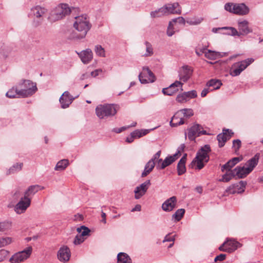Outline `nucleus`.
<instances>
[{"label": "nucleus", "mask_w": 263, "mask_h": 263, "mask_svg": "<svg viewBox=\"0 0 263 263\" xmlns=\"http://www.w3.org/2000/svg\"><path fill=\"white\" fill-rule=\"evenodd\" d=\"M206 50V48H201V49H197L196 50V53L198 55V56H200V55H201L202 53H204L205 52H206L205 51Z\"/></svg>", "instance_id": "774afa93"}, {"label": "nucleus", "mask_w": 263, "mask_h": 263, "mask_svg": "<svg viewBox=\"0 0 263 263\" xmlns=\"http://www.w3.org/2000/svg\"><path fill=\"white\" fill-rule=\"evenodd\" d=\"M157 162L158 165L157 166V167L160 169H164L174 162V159L168 156L166 157L163 161L162 159H159L157 160Z\"/></svg>", "instance_id": "c756f323"}, {"label": "nucleus", "mask_w": 263, "mask_h": 263, "mask_svg": "<svg viewBox=\"0 0 263 263\" xmlns=\"http://www.w3.org/2000/svg\"><path fill=\"white\" fill-rule=\"evenodd\" d=\"M225 246L227 247H241L242 245L236 241L234 239L228 238L220 247H222Z\"/></svg>", "instance_id": "72a5a7b5"}, {"label": "nucleus", "mask_w": 263, "mask_h": 263, "mask_svg": "<svg viewBox=\"0 0 263 263\" xmlns=\"http://www.w3.org/2000/svg\"><path fill=\"white\" fill-rule=\"evenodd\" d=\"M174 23L176 22H178L180 24H185V19L183 17H179L178 18H174L172 21Z\"/></svg>", "instance_id": "bf43d9fd"}, {"label": "nucleus", "mask_w": 263, "mask_h": 263, "mask_svg": "<svg viewBox=\"0 0 263 263\" xmlns=\"http://www.w3.org/2000/svg\"><path fill=\"white\" fill-rule=\"evenodd\" d=\"M203 21V18L202 17H194L187 19L186 23L190 25H198L201 23Z\"/></svg>", "instance_id": "e433bc0d"}, {"label": "nucleus", "mask_w": 263, "mask_h": 263, "mask_svg": "<svg viewBox=\"0 0 263 263\" xmlns=\"http://www.w3.org/2000/svg\"><path fill=\"white\" fill-rule=\"evenodd\" d=\"M233 134V133L232 132L231 130L229 129H223L222 133L218 134L217 136L219 146L220 147H223Z\"/></svg>", "instance_id": "dca6fc26"}, {"label": "nucleus", "mask_w": 263, "mask_h": 263, "mask_svg": "<svg viewBox=\"0 0 263 263\" xmlns=\"http://www.w3.org/2000/svg\"><path fill=\"white\" fill-rule=\"evenodd\" d=\"M236 177L233 170L230 172L227 171L226 173L222 176V178L220 180V181L229 182L232 178Z\"/></svg>", "instance_id": "4c0bfd02"}, {"label": "nucleus", "mask_w": 263, "mask_h": 263, "mask_svg": "<svg viewBox=\"0 0 263 263\" xmlns=\"http://www.w3.org/2000/svg\"><path fill=\"white\" fill-rule=\"evenodd\" d=\"M197 96L196 91L192 90L179 94L176 97V101L179 103H183L186 102L191 99L196 98Z\"/></svg>", "instance_id": "4468645a"}, {"label": "nucleus", "mask_w": 263, "mask_h": 263, "mask_svg": "<svg viewBox=\"0 0 263 263\" xmlns=\"http://www.w3.org/2000/svg\"><path fill=\"white\" fill-rule=\"evenodd\" d=\"M32 252V248H25L13 255L10 258L11 263H18L28 258Z\"/></svg>", "instance_id": "0eeeda50"}, {"label": "nucleus", "mask_w": 263, "mask_h": 263, "mask_svg": "<svg viewBox=\"0 0 263 263\" xmlns=\"http://www.w3.org/2000/svg\"><path fill=\"white\" fill-rule=\"evenodd\" d=\"M151 129H141L136 130L132 132V135L135 137V138H139L147 134Z\"/></svg>", "instance_id": "a19ab883"}, {"label": "nucleus", "mask_w": 263, "mask_h": 263, "mask_svg": "<svg viewBox=\"0 0 263 263\" xmlns=\"http://www.w3.org/2000/svg\"><path fill=\"white\" fill-rule=\"evenodd\" d=\"M6 96L9 98H21L19 97V90L17 86L13 87L8 91L6 93Z\"/></svg>", "instance_id": "473e14b6"}, {"label": "nucleus", "mask_w": 263, "mask_h": 263, "mask_svg": "<svg viewBox=\"0 0 263 263\" xmlns=\"http://www.w3.org/2000/svg\"><path fill=\"white\" fill-rule=\"evenodd\" d=\"M129 126H128V127H125V126H123V127H122L121 128H114L112 129V131L116 133H121L122 132H123V130H124L125 129H127V128H128Z\"/></svg>", "instance_id": "69168bd1"}, {"label": "nucleus", "mask_w": 263, "mask_h": 263, "mask_svg": "<svg viewBox=\"0 0 263 263\" xmlns=\"http://www.w3.org/2000/svg\"><path fill=\"white\" fill-rule=\"evenodd\" d=\"M182 85H183V83H181V82L178 81H176L174 83H173V84H171V87L178 88V87L180 86L181 87V90H183V89L182 88Z\"/></svg>", "instance_id": "0e129e2a"}, {"label": "nucleus", "mask_w": 263, "mask_h": 263, "mask_svg": "<svg viewBox=\"0 0 263 263\" xmlns=\"http://www.w3.org/2000/svg\"><path fill=\"white\" fill-rule=\"evenodd\" d=\"M76 9L74 8H70L66 4H61L57 6L51 11V15L55 20H59L69 14L72 11H75Z\"/></svg>", "instance_id": "423d86ee"}, {"label": "nucleus", "mask_w": 263, "mask_h": 263, "mask_svg": "<svg viewBox=\"0 0 263 263\" xmlns=\"http://www.w3.org/2000/svg\"><path fill=\"white\" fill-rule=\"evenodd\" d=\"M151 184L150 180H147L139 186H137L134 191L135 198L136 199H139L143 196L147 192Z\"/></svg>", "instance_id": "f8f14e48"}, {"label": "nucleus", "mask_w": 263, "mask_h": 263, "mask_svg": "<svg viewBox=\"0 0 263 263\" xmlns=\"http://www.w3.org/2000/svg\"><path fill=\"white\" fill-rule=\"evenodd\" d=\"M234 10V14L239 15H247L250 11L249 7L244 3H235Z\"/></svg>", "instance_id": "aec40b11"}, {"label": "nucleus", "mask_w": 263, "mask_h": 263, "mask_svg": "<svg viewBox=\"0 0 263 263\" xmlns=\"http://www.w3.org/2000/svg\"><path fill=\"white\" fill-rule=\"evenodd\" d=\"M258 162V156L255 155L254 157L248 160L245 165L246 168H248L249 172H251L254 168L257 165Z\"/></svg>", "instance_id": "7c9ffc66"}, {"label": "nucleus", "mask_w": 263, "mask_h": 263, "mask_svg": "<svg viewBox=\"0 0 263 263\" xmlns=\"http://www.w3.org/2000/svg\"><path fill=\"white\" fill-rule=\"evenodd\" d=\"M178 90L177 88L171 87L170 85L168 87L162 89V92L164 95L172 96Z\"/></svg>", "instance_id": "ea45409f"}, {"label": "nucleus", "mask_w": 263, "mask_h": 263, "mask_svg": "<svg viewBox=\"0 0 263 263\" xmlns=\"http://www.w3.org/2000/svg\"><path fill=\"white\" fill-rule=\"evenodd\" d=\"M222 84L220 80L211 79L208 82L206 86L209 87H213L214 89H218L220 87Z\"/></svg>", "instance_id": "c9c22d12"}, {"label": "nucleus", "mask_w": 263, "mask_h": 263, "mask_svg": "<svg viewBox=\"0 0 263 263\" xmlns=\"http://www.w3.org/2000/svg\"><path fill=\"white\" fill-rule=\"evenodd\" d=\"M161 155V151H159L157 152L153 157V158L151 160H153V162L155 161L156 160L158 159V160L159 159V157Z\"/></svg>", "instance_id": "338daca9"}, {"label": "nucleus", "mask_w": 263, "mask_h": 263, "mask_svg": "<svg viewBox=\"0 0 263 263\" xmlns=\"http://www.w3.org/2000/svg\"><path fill=\"white\" fill-rule=\"evenodd\" d=\"M247 184V182L243 181H240L238 183H235L230 186L227 190V192L230 194L235 193H241L244 191L245 188Z\"/></svg>", "instance_id": "f3484780"}, {"label": "nucleus", "mask_w": 263, "mask_h": 263, "mask_svg": "<svg viewBox=\"0 0 263 263\" xmlns=\"http://www.w3.org/2000/svg\"><path fill=\"white\" fill-rule=\"evenodd\" d=\"M226 255L225 254H220V255L217 256L215 259L214 261L215 262L217 261H222L225 259Z\"/></svg>", "instance_id": "680f3d73"}, {"label": "nucleus", "mask_w": 263, "mask_h": 263, "mask_svg": "<svg viewBox=\"0 0 263 263\" xmlns=\"http://www.w3.org/2000/svg\"><path fill=\"white\" fill-rule=\"evenodd\" d=\"M23 166V163H16L14 164L9 169V173H13L15 172L19 171L21 170L22 167Z\"/></svg>", "instance_id": "3c124183"}, {"label": "nucleus", "mask_w": 263, "mask_h": 263, "mask_svg": "<svg viewBox=\"0 0 263 263\" xmlns=\"http://www.w3.org/2000/svg\"><path fill=\"white\" fill-rule=\"evenodd\" d=\"M217 55V53L211 51L210 50H208L206 52H205V56L209 59L210 60H214L216 58Z\"/></svg>", "instance_id": "603ef678"}, {"label": "nucleus", "mask_w": 263, "mask_h": 263, "mask_svg": "<svg viewBox=\"0 0 263 263\" xmlns=\"http://www.w3.org/2000/svg\"><path fill=\"white\" fill-rule=\"evenodd\" d=\"M44 189V186H42L37 184L31 185L29 186L28 189L25 192L24 197L28 199H31V197L33 196L36 193H37L40 190H43Z\"/></svg>", "instance_id": "5701e85b"}, {"label": "nucleus", "mask_w": 263, "mask_h": 263, "mask_svg": "<svg viewBox=\"0 0 263 263\" xmlns=\"http://www.w3.org/2000/svg\"><path fill=\"white\" fill-rule=\"evenodd\" d=\"M69 161L67 159H63L59 161L55 168L54 170L55 171H62L66 168V167L68 165Z\"/></svg>", "instance_id": "f704fd0d"}, {"label": "nucleus", "mask_w": 263, "mask_h": 263, "mask_svg": "<svg viewBox=\"0 0 263 263\" xmlns=\"http://www.w3.org/2000/svg\"><path fill=\"white\" fill-rule=\"evenodd\" d=\"M194 115V112L192 109L191 108H184L179 110L177 112H176V114L174 115V118L178 119L181 117V116L183 117V118H189L193 116Z\"/></svg>", "instance_id": "393cba45"}, {"label": "nucleus", "mask_w": 263, "mask_h": 263, "mask_svg": "<svg viewBox=\"0 0 263 263\" xmlns=\"http://www.w3.org/2000/svg\"><path fill=\"white\" fill-rule=\"evenodd\" d=\"M19 97L26 98L32 96L37 90L36 84L29 80H23L17 84Z\"/></svg>", "instance_id": "7ed1b4c3"}, {"label": "nucleus", "mask_w": 263, "mask_h": 263, "mask_svg": "<svg viewBox=\"0 0 263 263\" xmlns=\"http://www.w3.org/2000/svg\"><path fill=\"white\" fill-rule=\"evenodd\" d=\"M12 242V239L9 237H2L0 238V247L8 246Z\"/></svg>", "instance_id": "de8ad7c7"}, {"label": "nucleus", "mask_w": 263, "mask_h": 263, "mask_svg": "<svg viewBox=\"0 0 263 263\" xmlns=\"http://www.w3.org/2000/svg\"><path fill=\"white\" fill-rule=\"evenodd\" d=\"M235 3H227L224 5V8L225 10L228 11L230 13H233L234 12V5Z\"/></svg>", "instance_id": "8fccbe9b"}, {"label": "nucleus", "mask_w": 263, "mask_h": 263, "mask_svg": "<svg viewBox=\"0 0 263 263\" xmlns=\"http://www.w3.org/2000/svg\"><path fill=\"white\" fill-rule=\"evenodd\" d=\"M117 260L119 263H132L130 258L125 253H119L117 255Z\"/></svg>", "instance_id": "2f4dec72"}, {"label": "nucleus", "mask_w": 263, "mask_h": 263, "mask_svg": "<svg viewBox=\"0 0 263 263\" xmlns=\"http://www.w3.org/2000/svg\"><path fill=\"white\" fill-rule=\"evenodd\" d=\"M78 54L84 64L88 63L93 57L92 51L90 49H86Z\"/></svg>", "instance_id": "412c9836"}, {"label": "nucleus", "mask_w": 263, "mask_h": 263, "mask_svg": "<svg viewBox=\"0 0 263 263\" xmlns=\"http://www.w3.org/2000/svg\"><path fill=\"white\" fill-rule=\"evenodd\" d=\"M76 21L73 24L74 28L80 32L79 34L71 35V37L73 39H81L84 38L88 31L91 27L88 18L86 15H81L75 17Z\"/></svg>", "instance_id": "f257e3e1"}, {"label": "nucleus", "mask_w": 263, "mask_h": 263, "mask_svg": "<svg viewBox=\"0 0 263 263\" xmlns=\"http://www.w3.org/2000/svg\"><path fill=\"white\" fill-rule=\"evenodd\" d=\"M9 251L2 249L0 250V261L4 260L9 255Z\"/></svg>", "instance_id": "4d7b16f0"}, {"label": "nucleus", "mask_w": 263, "mask_h": 263, "mask_svg": "<svg viewBox=\"0 0 263 263\" xmlns=\"http://www.w3.org/2000/svg\"><path fill=\"white\" fill-rule=\"evenodd\" d=\"M102 72V70L101 69H96L95 70L91 72L90 75L91 76L95 78L97 76H99Z\"/></svg>", "instance_id": "e2e57ef3"}, {"label": "nucleus", "mask_w": 263, "mask_h": 263, "mask_svg": "<svg viewBox=\"0 0 263 263\" xmlns=\"http://www.w3.org/2000/svg\"><path fill=\"white\" fill-rule=\"evenodd\" d=\"M241 146V141L239 139L234 140L233 141V147L235 152H237Z\"/></svg>", "instance_id": "13d9d810"}, {"label": "nucleus", "mask_w": 263, "mask_h": 263, "mask_svg": "<svg viewBox=\"0 0 263 263\" xmlns=\"http://www.w3.org/2000/svg\"><path fill=\"white\" fill-rule=\"evenodd\" d=\"M97 116L100 119L114 116L116 112V107L114 104L99 105L96 108Z\"/></svg>", "instance_id": "20e7f679"}, {"label": "nucleus", "mask_w": 263, "mask_h": 263, "mask_svg": "<svg viewBox=\"0 0 263 263\" xmlns=\"http://www.w3.org/2000/svg\"><path fill=\"white\" fill-rule=\"evenodd\" d=\"M78 234L77 235L74 239L73 243L74 245H79L84 241L86 237L90 235V229L84 226H82L77 229Z\"/></svg>", "instance_id": "6e6552de"}, {"label": "nucleus", "mask_w": 263, "mask_h": 263, "mask_svg": "<svg viewBox=\"0 0 263 263\" xmlns=\"http://www.w3.org/2000/svg\"><path fill=\"white\" fill-rule=\"evenodd\" d=\"M177 203V198L175 196L167 199L162 205V209L166 212L172 211L176 206Z\"/></svg>", "instance_id": "a211bd4d"}, {"label": "nucleus", "mask_w": 263, "mask_h": 263, "mask_svg": "<svg viewBox=\"0 0 263 263\" xmlns=\"http://www.w3.org/2000/svg\"><path fill=\"white\" fill-rule=\"evenodd\" d=\"M155 166V162H153V160H149L145 164V168L152 172Z\"/></svg>", "instance_id": "6e6d98bb"}, {"label": "nucleus", "mask_w": 263, "mask_h": 263, "mask_svg": "<svg viewBox=\"0 0 263 263\" xmlns=\"http://www.w3.org/2000/svg\"><path fill=\"white\" fill-rule=\"evenodd\" d=\"M222 29L228 30L229 31L227 33L228 34L232 35V36H240L241 35V33H239V32L234 27H221Z\"/></svg>", "instance_id": "c03bdc74"}, {"label": "nucleus", "mask_w": 263, "mask_h": 263, "mask_svg": "<svg viewBox=\"0 0 263 263\" xmlns=\"http://www.w3.org/2000/svg\"><path fill=\"white\" fill-rule=\"evenodd\" d=\"M202 135H208V133L198 124H195L189 129L187 136L189 139L191 141H195L196 137Z\"/></svg>", "instance_id": "1a4fd4ad"}, {"label": "nucleus", "mask_w": 263, "mask_h": 263, "mask_svg": "<svg viewBox=\"0 0 263 263\" xmlns=\"http://www.w3.org/2000/svg\"><path fill=\"white\" fill-rule=\"evenodd\" d=\"M175 240V238L174 236H170L169 235H167L164 238V239L163 240L162 242L163 243H164L165 242H172V243H171L168 246V247H173V246L174 245V241Z\"/></svg>", "instance_id": "5fc2aeb1"}, {"label": "nucleus", "mask_w": 263, "mask_h": 263, "mask_svg": "<svg viewBox=\"0 0 263 263\" xmlns=\"http://www.w3.org/2000/svg\"><path fill=\"white\" fill-rule=\"evenodd\" d=\"M185 213V210L183 209H180L177 210L176 212L173 215L172 217L174 218L176 221H179L183 216Z\"/></svg>", "instance_id": "79ce46f5"}, {"label": "nucleus", "mask_w": 263, "mask_h": 263, "mask_svg": "<svg viewBox=\"0 0 263 263\" xmlns=\"http://www.w3.org/2000/svg\"><path fill=\"white\" fill-rule=\"evenodd\" d=\"M144 44L146 47V52L145 53L143 54V56L145 57H150L153 54V48L151 43L146 41L144 43Z\"/></svg>", "instance_id": "37998d69"}, {"label": "nucleus", "mask_w": 263, "mask_h": 263, "mask_svg": "<svg viewBox=\"0 0 263 263\" xmlns=\"http://www.w3.org/2000/svg\"><path fill=\"white\" fill-rule=\"evenodd\" d=\"M31 11L36 18H42L47 13V9L40 6H36L31 9Z\"/></svg>", "instance_id": "c85d7f7f"}, {"label": "nucleus", "mask_w": 263, "mask_h": 263, "mask_svg": "<svg viewBox=\"0 0 263 263\" xmlns=\"http://www.w3.org/2000/svg\"><path fill=\"white\" fill-rule=\"evenodd\" d=\"M238 28L241 35H246L252 32V30L249 27V22L247 20L238 21Z\"/></svg>", "instance_id": "4be33fe9"}, {"label": "nucleus", "mask_w": 263, "mask_h": 263, "mask_svg": "<svg viewBox=\"0 0 263 263\" xmlns=\"http://www.w3.org/2000/svg\"><path fill=\"white\" fill-rule=\"evenodd\" d=\"M211 151L210 146L208 144L204 145L201 147L197 152L195 158L191 163L192 167H193V165L196 164L197 169H202L205 164L209 161L210 156L209 153Z\"/></svg>", "instance_id": "f03ea898"}, {"label": "nucleus", "mask_w": 263, "mask_h": 263, "mask_svg": "<svg viewBox=\"0 0 263 263\" xmlns=\"http://www.w3.org/2000/svg\"><path fill=\"white\" fill-rule=\"evenodd\" d=\"M71 255L69 248H60L58 252V258L60 261L65 262L69 260Z\"/></svg>", "instance_id": "6ab92c4d"}, {"label": "nucleus", "mask_w": 263, "mask_h": 263, "mask_svg": "<svg viewBox=\"0 0 263 263\" xmlns=\"http://www.w3.org/2000/svg\"><path fill=\"white\" fill-rule=\"evenodd\" d=\"M241 160L242 158L240 157H234L232 158L221 166V171L224 172L226 171L228 172H230L232 171L231 168Z\"/></svg>", "instance_id": "b1692460"}, {"label": "nucleus", "mask_w": 263, "mask_h": 263, "mask_svg": "<svg viewBox=\"0 0 263 263\" xmlns=\"http://www.w3.org/2000/svg\"><path fill=\"white\" fill-rule=\"evenodd\" d=\"M11 226V222L8 220L0 222V232L9 230Z\"/></svg>", "instance_id": "a18cd8bd"}, {"label": "nucleus", "mask_w": 263, "mask_h": 263, "mask_svg": "<svg viewBox=\"0 0 263 263\" xmlns=\"http://www.w3.org/2000/svg\"><path fill=\"white\" fill-rule=\"evenodd\" d=\"M174 115L172 118V120L170 121V125L172 127H176L178 125H182L184 123V121L183 120V118L182 116H181L180 118L177 119H174Z\"/></svg>", "instance_id": "58836bf2"}, {"label": "nucleus", "mask_w": 263, "mask_h": 263, "mask_svg": "<svg viewBox=\"0 0 263 263\" xmlns=\"http://www.w3.org/2000/svg\"><path fill=\"white\" fill-rule=\"evenodd\" d=\"M237 248H219V250L222 251H225L229 253L234 252Z\"/></svg>", "instance_id": "052dcab7"}, {"label": "nucleus", "mask_w": 263, "mask_h": 263, "mask_svg": "<svg viewBox=\"0 0 263 263\" xmlns=\"http://www.w3.org/2000/svg\"><path fill=\"white\" fill-rule=\"evenodd\" d=\"M187 154H185L179 160L177 164V173L178 175H181L186 172L185 162L186 160Z\"/></svg>", "instance_id": "cd10ccee"}, {"label": "nucleus", "mask_w": 263, "mask_h": 263, "mask_svg": "<svg viewBox=\"0 0 263 263\" xmlns=\"http://www.w3.org/2000/svg\"><path fill=\"white\" fill-rule=\"evenodd\" d=\"M173 24L172 21H170L167 29V35L168 36H172L175 33L173 29Z\"/></svg>", "instance_id": "864d4df0"}, {"label": "nucleus", "mask_w": 263, "mask_h": 263, "mask_svg": "<svg viewBox=\"0 0 263 263\" xmlns=\"http://www.w3.org/2000/svg\"><path fill=\"white\" fill-rule=\"evenodd\" d=\"M234 174L236 177L238 178H243L247 176L251 172H249L248 168H246V166H238L235 167L234 170Z\"/></svg>", "instance_id": "bb28decb"}, {"label": "nucleus", "mask_w": 263, "mask_h": 263, "mask_svg": "<svg viewBox=\"0 0 263 263\" xmlns=\"http://www.w3.org/2000/svg\"><path fill=\"white\" fill-rule=\"evenodd\" d=\"M31 199L24 196L14 206V211L18 214L24 213L30 205Z\"/></svg>", "instance_id": "9b49d317"}, {"label": "nucleus", "mask_w": 263, "mask_h": 263, "mask_svg": "<svg viewBox=\"0 0 263 263\" xmlns=\"http://www.w3.org/2000/svg\"><path fill=\"white\" fill-rule=\"evenodd\" d=\"M161 9L162 7L157 10L152 11L150 13L151 16L153 18H155L161 17L163 15H165V12L164 11L161 10Z\"/></svg>", "instance_id": "09e8293b"}, {"label": "nucleus", "mask_w": 263, "mask_h": 263, "mask_svg": "<svg viewBox=\"0 0 263 263\" xmlns=\"http://www.w3.org/2000/svg\"><path fill=\"white\" fill-rule=\"evenodd\" d=\"M139 79L142 84L154 82L155 77L152 71L147 67H143V72L139 74Z\"/></svg>", "instance_id": "9d476101"}, {"label": "nucleus", "mask_w": 263, "mask_h": 263, "mask_svg": "<svg viewBox=\"0 0 263 263\" xmlns=\"http://www.w3.org/2000/svg\"><path fill=\"white\" fill-rule=\"evenodd\" d=\"M95 51L96 53L99 57H105V51L102 46L98 45L95 46Z\"/></svg>", "instance_id": "49530a36"}, {"label": "nucleus", "mask_w": 263, "mask_h": 263, "mask_svg": "<svg viewBox=\"0 0 263 263\" xmlns=\"http://www.w3.org/2000/svg\"><path fill=\"white\" fill-rule=\"evenodd\" d=\"M161 10L165 12V15L169 14H180L181 12V8L178 3L166 4L162 7Z\"/></svg>", "instance_id": "ddd939ff"}, {"label": "nucleus", "mask_w": 263, "mask_h": 263, "mask_svg": "<svg viewBox=\"0 0 263 263\" xmlns=\"http://www.w3.org/2000/svg\"><path fill=\"white\" fill-rule=\"evenodd\" d=\"M192 73V70L188 66L182 67V70L179 73L180 80L184 82H186L190 78Z\"/></svg>", "instance_id": "a878e982"}, {"label": "nucleus", "mask_w": 263, "mask_h": 263, "mask_svg": "<svg viewBox=\"0 0 263 263\" xmlns=\"http://www.w3.org/2000/svg\"><path fill=\"white\" fill-rule=\"evenodd\" d=\"M254 61V59L253 58H248L245 60L234 63L230 70V74L233 77L239 76Z\"/></svg>", "instance_id": "39448f33"}, {"label": "nucleus", "mask_w": 263, "mask_h": 263, "mask_svg": "<svg viewBox=\"0 0 263 263\" xmlns=\"http://www.w3.org/2000/svg\"><path fill=\"white\" fill-rule=\"evenodd\" d=\"M74 99V98L68 91H65L59 99L61 107L63 109L68 108Z\"/></svg>", "instance_id": "2eb2a0df"}]
</instances>
